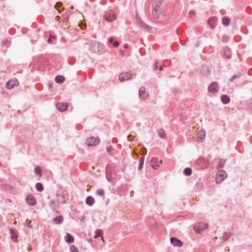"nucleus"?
Returning <instances> with one entry per match:
<instances>
[{
	"instance_id": "obj_1",
	"label": "nucleus",
	"mask_w": 252,
	"mask_h": 252,
	"mask_svg": "<svg viewBox=\"0 0 252 252\" xmlns=\"http://www.w3.org/2000/svg\"><path fill=\"white\" fill-rule=\"evenodd\" d=\"M163 0H155L153 5L152 13L154 18H159L161 14V5L162 4Z\"/></svg>"
},
{
	"instance_id": "obj_2",
	"label": "nucleus",
	"mask_w": 252,
	"mask_h": 252,
	"mask_svg": "<svg viewBox=\"0 0 252 252\" xmlns=\"http://www.w3.org/2000/svg\"><path fill=\"white\" fill-rule=\"evenodd\" d=\"M103 19L108 22H112L117 18L116 14L112 10L105 13L103 16Z\"/></svg>"
},
{
	"instance_id": "obj_3",
	"label": "nucleus",
	"mask_w": 252,
	"mask_h": 252,
	"mask_svg": "<svg viewBox=\"0 0 252 252\" xmlns=\"http://www.w3.org/2000/svg\"><path fill=\"white\" fill-rule=\"evenodd\" d=\"M208 227L209 225L207 223H199L194 226L193 229L197 233L201 234L205 229H208Z\"/></svg>"
},
{
	"instance_id": "obj_4",
	"label": "nucleus",
	"mask_w": 252,
	"mask_h": 252,
	"mask_svg": "<svg viewBox=\"0 0 252 252\" xmlns=\"http://www.w3.org/2000/svg\"><path fill=\"white\" fill-rule=\"evenodd\" d=\"M196 168L198 169L206 168L208 166V161L204 158H199L195 162Z\"/></svg>"
},
{
	"instance_id": "obj_5",
	"label": "nucleus",
	"mask_w": 252,
	"mask_h": 252,
	"mask_svg": "<svg viewBox=\"0 0 252 252\" xmlns=\"http://www.w3.org/2000/svg\"><path fill=\"white\" fill-rule=\"evenodd\" d=\"M100 140L98 137L93 136L88 138L86 140V144L89 146H95L99 144Z\"/></svg>"
},
{
	"instance_id": "obj_6",
	"label": "nucleus",
	"mask_w": 252,
	"mask_h": 252,
	"mask_svg": "<svg viewBox=\"0 0 252 252\" xmlns=\"http://www.w3.org/2000/svg\"><path fill=\"white\" fill-rule=\"evenodd\" d=\"M102 45H100L99 43L96 44L95 42H91L90 50L94 53L101 54L102 52L100 49Z\"/></svg>"
},
{
	"instance_id": "obj_7",
	"label": "nucleus",
	"mask_w": 252,
	"mask_h": 252,
	"mask_svg": "<svg viewBox=\"0 0 252 252\" xmlns=\"http://www.w3.org/2000/svg\"><path fill=\"white\" fill-rule=\"evenodd\" d=\"M162 162V160H159L156 157L153 158L151 160V165L153 168L157 169Z\"/></svg>"
},
{
	"instance_id": "obj_8",
	"label": "nucleus",
	"mask_w": 252,
	"mask_h": 252,
	"mask_svg": "<svg viewBox=\"0 0 252 252\" xmlns=\"http://www.w3.org/2000/svg\"><path fill=\"white\" fill-rule=\"evenodd\" d=\"M132 75H133V74H132L130 72H126L121 73L119 75V78L121 81H124L130 79Z\"/></svg>"
},
{
	"instance_id": "obj_9",
	"label": "nucleus",
	"mask_w": 252,
	"mask_h": 252,
	"mask_svg": "<svg viewBox=\"0 0 252 252\" xmlns=\"http://www.w3.org/2000/svg\"><path fill=\"white\" fill-rule=\"evenodd\" d=\"M19 84V82L17 79H13L10 80L5 84V87L7 89L13 88L15 86H17Z\"/></svg>"
},
{
	"instance_id": "obj_10",
	"label": "nucleus",
	"mask_w": 252,
	"mask_h": 252,
	"mask_svg": "<svg viewBox=\"0 0 252 252\" xmlns=\"http://www.w3.org/2000/svg\"><path fill=\"white\" fill-rule=\"evenodd\" d=\"M217 21L218 17L217 16H213L208 19L207 23L208 25H209L211 28L214 30L216 27V23Z\"/></svg>"
},
{
	"instance_id": "obj_11",
	"label": "nucleus",
	"mask_w": 252,
	"mask_h": 252,
	"mask_svg": "<svg viewBox=\"0 0 252 252\" xmlns=\"http://www.w3.org/2000/svg\"><path fill=\"white\" fill-rule=\"evenodd\" d=\"M139 95L140 98L142 100H145L148 97L149 94L146 92V88L144 87H141L140 88Z\"/></svg>"
},
{
	"instance_id": "obj_12",
	"label": "nucleus",
	"mask_w": 252,
	"mask_h": 252,
	"mask_svg": "<svg viewBox=\"0 0 252 252\" xmlns=\"http://www.w3.org/2000/svg\"><path fill=\"white\" fill-rule=\"evenodd\" d=\"M218 90V83L217 82H212L208 87V91L212 94H216Z\"/></svg>"
},
{
	"instance_id": "obj_13",
	"label": "nucleus",
	"mask_w": 252,
	"mask_h": 252,
	"mask_svg": "<svg viewBox=\"0 0 252 252\" xmlns=\"http://www.w3.org/2000/svg\"><path fill=\"white\" fill-rule=\"evenodd\" d=\"M68 104L67 103L57 102L56 103L57 108L61 112L65 111L68 108Z\"/></svg>"
},
{
	"instance_id": "obj_14",
	"label": "nucleus",
	"mask_w": 252,
	"mask_h": 252,
	"mask_svg": "<svg viewBox=\"0 0 252 252\" xmlns=\"http://www.w3.org/2000/svg\"><path fill=\"white\" fill-rule=\"evenodd\" d=\"M49 205L50 208L53 210H56L59 209L60 207L59 203L55 199H51L49 201Z\"/></svg>"
},
{
	"instance_id": "obj_15",
	"label": "nucleus",
	"mask_w": 252,
	"mask_h": 252,
	"mask_svg": "<svg viewBox=\"0 0 252 252\" xmlns=\"http://www.w3.org/2000/svg\"><path fill=\"white\" fill-rule=\"evenodd\" d=\"M26 201L27 203L31 206H34L36 204V201L34 196L32 194H30L27 196Z\"/></svg>"
},
{
	"instance_id": "obj_16",
	"label": "nucleus",
	"mask_w": 252,
	"mask_h": 252,
	"mask_svg": "<svg viewBox=\"0 0 252 252\" xmlns=\"http://www.w3.org/2000/svg\"><path fill=\"white\" fill-rule=\"evenodd\" d=\"M170 242L174 246L181 247L183 244L181 240L176 237L171 238Z\"/></svg>"
},
{
	"instance_id": "obj_17",
	"label": "nucleus",
	"mask_w": 252,
	"mask_h": 252,
	"mask_svg": "<svg viewBox=\"0 0 252 252\" xmlns=\"http://www.w3.org/2000/svg\"><path fill=\"white\" fill-rule=\"evenodd\" d=\"M227 177V174H216L215 179L216 183H220L223 180L226 179Z\"/></svg>"
},
{
	"instance_id": "obj_18",
	"label": "nucleus",
	"mask_w": 252,
	"mask_h": 252,
	"mask_svg": "<svg viewBox=\"0 0 252 252\" xmlns=\"http://www.w3.org/2000/svg\"><path fill=\"white\" fill-rule=\"evenodd\" d=\"M64 240L68 244H71L74 241V238L70 233H67L64 236Z\"/></svg>"
},
{
	"instance_id": "obj_19",
	"label": "nucleus",
	"mask_w": 252,
	"mask_h": 252,
	"mask_svg": "<svg viewBox=\"0 0 252 252\" xmlns=\"http://www.w3.org/2000/svg\"><path fill=\"white\" fill-rule=\"evenodd\" d=\"M63 217L61 215L58 216L53 219V222L57 224L62 223L63 221Z\"/></svg>"
},
{
	"instance_id": "obj_20",
	"label": "nucleus",
	"mask_w": 252,
	"mask_h": 252,
	"mask_svg": "<svg viewBox=\"0 0 252 252\" xmlns=\"http://www.w3.org/2000/svg\"><path fill=\"white\" fill-rule=\"evenodd\" d=\"M230 97L226 94H223L221 96V101L223 104H227L230 102Z\"/></svg>"
},
{
	"instance_id": "obj_21",
	"label": "nucleus",
	"mask_w": 252,
	"mask_h": 252,
	"mask_svg": "<svg viewBox=\"0 0 252 252\" xmlns=\"http://www.w3.org/2000/svg\"><path fill=\"white\" fill-rule=\"evenodd\" d=\"M58 200H57L58 202L60 204H64L66 203V200L65 199V197L63 194H59L57 195Z\"/></svg>"
},
{
	"instance_id": "obj_22",
	"label": "nucleus",
	"mask_w": 252,
	"mask_h": 252,
	"mask_svg": "<svg viewBox=\"0 0 252 252\" xmlns=\"http://www.w3.org/2000/svg\"><path fill=\"white\" fill-rule=\"evenodd\" d=\"M94 203V198L91 196H89L86 199V203L89 206H92Z\"/></svg>"
},
{
	"instance_id": "obj_23",
	"label": "nucleus",
	"mask_w": 252,
	"mask_h": 252,
	"mask_svg": "<svg viewBox=\"0 0 252 252\" xmlns=\"http://www.w3.org/2000/svg\"><path fill=\"white\" fill-rule=\"evenodd\" d=\"M56 83L62 84L65 81V78L62 75H57L55 78Z\"/></svg>"
},
{
	"instance_id": "obj_24",
	"label": "nucleus",
	"mask_w": 252,
	"mask_h": 252,
	"mask_svg": "<svg viewBox=\"0 0 252 252\" xmlns=\"http://www.w3.org/2000/svg\"><path fill=\"white\" fill-rule=\"evenodd\" d=\"M10 234H11V240L15 242H16L18 236L16 234V233L15 231V230L11 229L10 230Z\"/></svg>"
},
{
	"instance_id": "obj_25",
	"label": "nucleus",
	"mask_w": 252,
	"mask_h": 252,
	"mask_svg": "<svg viewBox=\"0 0 252 252\" xmlns=\"http://www.w3.org/2000/svg\"><path fill=\"white\" fill-rule=\"evenodd\" d=\"M230 22V19L228 17H223L222 18V23L225 26H228Z\"/></svg>"
},
{
	"instance_id": "obj_26",
	"label": "nucleus",
	"mask_w": 252,
	"mask_h": 252,
	"mask_svg": "<svg viewBox=\"0 0 252 252\" xmlns=\"http://www.w3.org/2000/svg\"><path fill=\"white\" fill-rule=\"evenodd\" d=\"M137 22L139 25V26L146 30H148L149 29V26L143 22L141 20L139 19L137 21Z\"/></svg>"
},
{
	"instance_id": "obj_27",
	"label": "nucleus",
	"mask_w": 252,
	"mask_h": 252,
	"mask_svg": "<svg viewBox=\"0 0 252 252\" xmlns=\"http://www.w3.org/2000/svg\"><path fill=\"white\" fill-rule=\"evenodd\" d=\"M223 56L227 59H229L231 57V54L229 49L225 50L223 53Z\"/></svg>"
},
{
	"instance_id": "obj_28",
	"label": "nucleus",
	"mask_w": 252,
	"mask_h": 252,
	"mask_svg": "<svg viewBox=\"0 0 252 252\" xmlns=\"http://www.w3.org/2000/svg\"><path fill=\"white\" fill-rule=\"evenodd\" d=\"M158 135L159 137L162 138H166V133L163 130V129L161 128L158 131Z\"/></svg>"
},
{
	"instance_id": "obj_29",
	"label": "nucleus",
	"mask_w": 252,
	"mask_h": 252,
	"mask_svg": "<svg viewBox=\"0 0 252 252\" xmlns=\"http://www.w3.org/2000/svg\"><path fill=\"white\" fill-rule=\"evenodd\" d=\"M2 46H5L6 48H8L10 46L11 44V42L8 39H4L1 43Z\"/></svg>"
},
{
	"instance_id": "obj_30",
	"label": "nucleus",
	"mask_w": 252,
	"mask_h": 252,
	"mask_svg": "<svg viewBox=\"0 0 252 252\" xmlns=\"http://www.w3.org/2000/svg\"><path fill=\"white\" fill-rule=\"evenodd\" d=\"M101 237L102 240L104 241L103 236H102V231L101 230H96L95 231V235L94 236V238H96L97 237Z\"/></svg>"
},
{
	"instance_id": "obj_31",
	"label": "nucleus",
	"mask_w": 252,
	"mask_h": 252,
	"mask_svg": "<svg viewBox=\"0 0 252 252\" xmlns=\"http://www.w3.org/2000/svg\"><path fill=\"white\" fill-rule=\"evenodd\" d=\"M35 189L38 191H42L43 190L44 188L43 187L42 184L40 183H37L35 185Z\"/></svg>"
},
{
	"instance_id": "obj_32",
	"label": "nucleus",
	"mask_w": 252,
	"mask_h": 252,
	"mask_svg": "<svg viewBox=\"0 0 252 252\" xmlns=\"http://www.w3.org/2000/svg\"><path fill=\"white\" fill-rule=\"evenodd\" d=\"M230 236H231V233L230 232H225L222 236L223 241H226V240H227L229 238Z\"/></svg>"
},
{
	"instance_id": "obj_33",
	"label": "nucleus",
	"mask_w": 252,
	"mask_h": 252,
	"mask_svg": "<svg viewBox=\"0 0 252 252\" xmlns=\"http://www.w3.org/2000/svg\"><path fill=\"white\" fill-rule=\"evenodd\" d=\"M230 37L227 34L223 35L222 37L221 41L223 43H227L229 40Z\"/></svg>"
},
{
	"instance_id": "obj_34",
	"label": "nucleus",
	"mask_w": 252,
	"mask_h": 252,
	"mask_svg": "<svg viewBox=\"0 0 252 252\" xmlns=\"http://www.w3.org/2000/svg\"><path fill=\"white\" fill-rule=\"evenodd\" d=\"M62 3L61 2H57L56 4L55 5V8L56 9L59 13H61V10H60V8L62 6Z\"/></svg>"
},
{
	"instance_id": "obj_35",
	"label": "nucleus",
	"mask_w": 252,
	"mask_h": 252,
	"mask_svg": "<svg viewBox=\"0 0 252 252\" xmlns=\"http://www.w3.org/2000/svg\"><path fill=\"white\" fill-rule=\"evenodd\" d=\"M198 138L200 140L202 141L205 138V131L200 132L198 135Z\"/></svg>"
},
{
	"instance_id": "obj_36",
	"label": "nucleus",
	"mask_w": 252,
	"mask_h": 252,
	"mask_svg": "<svg viewBox=\"0 0 252 252\" xmlns=\"http://www.w3.org/2000/svg\"><path fill=\"white\" fill-rule=\"evenodd\" d=\"M225 163V159H224L223 158L220 159V162H219V164L218 168H222L224 166Z\"/></svg>"
},
{
	"instance_id": "obj_37",
	"label": "nucleus",
	"mask_w": 252,
	"mask_h": 252,
	"mask_svg": "<svg viewBox=\"0 0 252 252\" xmlns=\"http://www.w3.org/2000/svg\"><path fill=\"white\" fill-rule=\"evenodd\" d=\"M96 194L101 196L104 195V191L103 189H98L96 191Z\"/></svg>"
},
{
	"instance_id": "obj_38",
	"label": "nucleus",
	"mask_w": 252,
	"mask_h": 252,
	"mask_svg": "<svg viewBox=\"0 0 252 252\" xmlns=\"http://www.w3.org/2000/svg\"><path fill=\"white\" fill-rule=\"evenodd\" d=\"M56 38V36L54 35H50L49 37L47 40V41L50 44H52V40L53 39H55Z\"/></svg>"
},
{
	"instance_id": "obj_39",
	"label": "nucleus",
	"mask_w": 252,
	"mask_h": 252,
	"mask_svg": "<svg viewBox=\"0 0 252 252\" xmlns=\"http://www.w3.org/2000/svg\"><path fill=\"white\" fill-rule=\"evenodd\" d=\"M70 251L71 252H79L78 249L76 248L74 245L70 246Z\"/></svg>"
},
{
	"instance_id": "obj_40",
	"label": "nucleus",
	"mask_w": 252,
	"mask_h": 252,
	"mask_svg": "<svg viewBox=\"0 0 252 252\" xmlns=\"http://www.w3.org/2000/svg\"><path fill=\"white\" fill-rule=\"evenodd\" d=\"M34 173H42V170L40 167L39 166H36L34 168Z\"/></svg>"
},
{
	"instance_id": "obj_41",
	"label": "nucleus",
	"mask_w": 252,
	"mask_h": 252,
	"mask_svg": "<svg viewBox=\"0 0 252 252\" xmlns=\"http://www.w3.org/2000/svg\"><path fill=\"white\" fill-rule=\"evenodd\" d=\"M241 77V74H239L237 75H234L232 76L231 78L230 79V82H233L235 79L240 78Z\"/></svg>"
},
{
	"instance_id": "obj_42",
	"label": "nucleus",
	"mask_w": 252,
	"mask_h": 252,
	"mask_svg": "<svg viewBox=\"0 0 252 252\" xmlns=\"http://www.w3.org/2000/svg\"><path fill=\"white\" fill-rule=\"evenodd\" d=\"M184 173H192V169L189 167H187L184 169Z\"/></svg>"
},
{
	"instance_id": "obj_43",
	"label": "nucleus",
	"mask_w": 252,
	"mask_h": 252,
	"mask_svg": "<svg viewBox=\"0 0 252 252\" xmlns=\"http://www.w3.org/2000/svg\"><path fill=\"white\" fill-rule=\"evenodd\" d=\"M2 188L6 189H10L12 187L8 185H2Z\"/></svg>"
},
{
	"instance_id": "obj_44",
	"label": "nucleus",
	"mask_w": 252,
	"mask_h": 252,
	"mask_svg": "<svg viewBox=\"0 0 252 252\" xmlns=\"http://www.w3.org/2000/svg\"><path fill=\"white\" fill-rule=\"evenodd\" d=\"M134 137L131 134H129L127 136V139L129 141H132L134 139Z\"/></svg>"
},
{
	"instance_id": "obj_45",
	"label": "nucleus",
	"mask_w": 252,
	"mask_h": 252,
	"mask_svg": "<svg viewBox=\"0 0 252 252\" xmlns=\"http://www.w3.org/2000/svg\"><path fill=\"white\" fill-rule=\"evenodd\" d=\"M119 42L117 41H115L112 43L113 46L114 47H117L119 45Z\"/></svg>"
},
{
	"instance_id": "obj_46",
	"label": "nucleus",
	"mask_w": 252,
	"mask_h": 252,
	"mask_svg": "<svg viewBox=\"0 0 252 252\" xmlns=\"http://www.w3.org/2000/svg\"><path fill=\"white\" fill-rule=\"evenodd\" d=\"M112 147H111V146H110V147H108V148H107L106 151H107V152L109 154H111V151H112Z\"/></svg>"
},
{
	"instance_id": "obj_47",
	"label": "nucleus",
	"mask_w": 252,
	"mask_h": 252,
	"mask_svg": "<svg viewBox=\"0 0 252 252\" xmlns=\"http://www.w3.org/2000/svg\"><path fill=\"white\" fill-rule=\"evenodd\" d=\"M144 156H142L140 159H139V162H141L142 163H144Z\"/></svg>"
},
{
	"instance_id": "obj_48",
	"label": "nucleus",
	"mask_w": 252,
	"mask_h": 252,
	"mask_svg": "<svg viewBox=\"0 0 252 252\" xmlns=\"http://www.w3.org/2000/svg\"><path fill=\"white\" fill-rule=\"evenodd\" d=\"M203 68H204L207 70V72L204 75H208L209 74L208 68L207 66H203Z\"/></svg>"
},
{
	"instance_id": "obj_49",
	"label": "nucleus",
	"mask_w": 252,
	"mask_h": 252,
	"mask_svg": "<svg viewBox=\"0 0 252 252\" xmlns=\"http://www.w3.org/2000/svg\"><path fill=\"white\" fill-rule=\"evenodd\" d=\"M189 15L190 16H192V15H195V12L194 11H193V10H191V11H189Z\"/></svg>"
},
{
	"instance_id": "obj_50",
	"label": "nucleus",
	"mask_w": 252,
	"mask_h": 252,
	"mask_svg": "<svg viewBox=\"0 0 252 252\" xmlns=\"http://www.w3.org/2000/svg\"><path fill=\"white\" fill-rule=\"evenodd\" d=\"M108 40H109V43H111V44H112L113 43V42L114 41L113 38H112V37L109 38Z\"/></svg>"
},
{
	"instance_id": "obj_51",
	"label": "nucleus",
	"mask_w": 252,
	"mask_h": 252,
	"mask_svg": "<svg viewBox=\"0 0 252 252\" xmlns=\"http://www.w3.org/2000/svg\"><path fill=\"white\" fill-rule=\"evenodd\" d=\"M158 62H157L155 64H154V69L155 70H157L158 69Z\"/></svg>"
},
{
	"instance_id": "obj_52",
	"label": "nucleus",
	"mask_w": 252,
	"mask_h": 252,
	"mask_svg": "<svg viewBox=\"0 0 252 252\" xmlns=\"http://www.w3.org/2000/svg\"><path fill=\"white\" fill-rule=\"evenodd\" d=\"M106 177L107 178V179L108 180V181H110V178H109V176L111 175L112 174H106Z\"/></svg>"
},
{
	"instance_id": "obj_53",
	"label": "nucleus",
	"mask_w": 252,
	"mask_h": 252,
	"mask_svg": "<svg viewBox=\"0 0 252 252\" xmlns=\"http://www.w3.org/2000/svg\"><path fill=\"white\" fill-rule=\"evenodd\" d=\"M143 164L144 163H142L141 162H139V167H138L139 169H140V168H142Z\"/></svg>"
},
{
	"instance_id": "obj_54",
	"label": "nucleus",
	"mask_w": 252,
	"mask_h": 252,
	"mask_svg": "<svg viewBox=\"0 0 252 252\" xmlns=\"http://www.w3.org/2000/svg\"><path fill=\"white\" fill-rule=\"evenodd\" d=\"M163 67H164V66H163V65H160V66H159V70L160 71L162 70H163Z\"/></svg>"
},
{
	"instance_id": "obj_55",
	"label": "nucleus",
	"mask_w": 252,
	"mask_h": 252,
	"mask_svg": "<svg viewBox=\"0 0 252 252\" xmlns=\"http://www.w3.org/2000/svg\"><path fill=\"white\" fill-rule=\"evenodd\" d=\"M199 44H200V42H197V43H196V44H195V47H198V46H199Z\"/></svg>"
},
{
	"instance_id": "obj_56",
	"label": "nucleus",
	"mask_w": 252,
	"mask_h": 252,
	"mask_svg": "<svg viewBox=\"0 0 252 252\" xmlns=\"http://www.w3.org/2000/svg\"><path fill=\"white\" fill-rule=\"evenodd\" d=\"M124 47L125 49H127L128 47V45L127 44H125Z\"/></svg>"
},
{
	"instance_id": "obj_57",
	"label": "nucleus",
	"mask_w": 252,
	"mask_h": 252,
	"mask_svg": "<svg viewBox=\"0 0 252 252\" xmlns=\"http://www.w3.org/2000/svg\"><path fill=\"white\" fill-rule=\"evenodd\" d=\"M251 111H252V109H251Z\"/></svg>"
}]
</instances>
